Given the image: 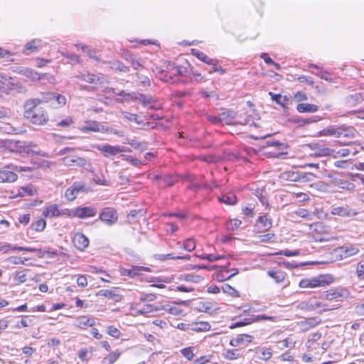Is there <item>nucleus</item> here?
Returning <instances> with one entry per match:
<instances>
[{"mask_svg":"<svg viewBox=\"0 0 364 364\" xmlns=\"http://www.w3.org/2000/svg\"><path fill=\"white\" fill-rule=\"evenodd\" d=\"M38 100H27L24 103V116L31 123L42 125L48 120V116L42 107H38Z\"/></svg>","mask_w":364,"mask_h":364,"instance_id":"obj_1","label":"nucleus"},{"mask_svg":"<svg viewBox=\"0 0 364 364\" xmlns=\"http://www.w3.org/2000/svg\"><path fill=\"white\" fill-rule=\"evenodd\" d=\"M355 129L353 127H346L341 125L337 127H328L324 129L321 134L325 136H334L336 137H340L341 136L345 137L353 136Z\"/></svg>","mask_w":364,"mask_h":364,"instance_id":"obj_2","label":"nucleus"},{"mask_svg":"<svg viewBox=\"0 0 364 364\" xmlns=\"http://www.w3.org/2000/svg\"><path fill=\"white\" fill-rule=\"evenodd\" d=\"M349 296L348 289L345 288L331 289L321 295V299L328 301H340Z\"/></svg>","mask_w":364,"mask_h":364,"instance_id":"obj_3","label":"nucleus"},{"mask_svg":"<svg viewBox=\"0 0 364 364\" xmlns=\"http://www.w3.org/2000/svg\"><path fill=\"white\" fill-rule=\"evenodd\" d=\"M70 210L65 208L60 210L56 204H53L43 209V215L46 218H57L60 216H70Z\"/></svg>","mask_w":364,"mask_h":364,"instance_id":"obj_4","label":"nucleus"},{"mask_svg":"<svg viewBox=\"0 0 364 364\" xmlns=\"http://www.w3.org/2000/svg\"><path fill=\"white\" fill-rule=\"evenodd\" d=\"M25 77L31 79L32 81H39V80H48V82H51L54 80L53 76L47 74V73H38L36 71L31 69V68H25L20 71Z\"/></svg>","mask_w":364,"mask_h":364,"instance_id":"obj_5","label":"nucleus"},{"mask_svg":"<svg viewBox=\"0 0 364 364\" xmlns=\"http://www.w3.org/2000/svg\"><path fill=\"white\" fill-rule=\"evenodd\" d=\"M97 210L94 207H78L70 210V217H77L79 218H85L94 217Z\"/></svg>","mask_w":364,"mask_h":364,"instance_id":"obj_6","label":"nucleus"},{"mask_svg":"<svg viewBox=\"0 0 364 364\" xmlns=\"http://www.w3.org/2000/svg\"><path fill=\"white\" fill-rule=\"evenodd\" d=\"M86 192L85 186L82 182H75L65 193V197L70 201L74 200L80 193Z\"/></svg>","mask_w":364,"mask_h":364,"instance_id":"obj_7","label":"nucleus"},{"mask_svg":"<svg viewBox=\"0 0 364 364\" xmlns=\"http://www.w3.org/2000/svg\"><path fill=\"white\" fill-rule=\"evenodd\" d=\"M97 149L102 151L105 157L115 156L119 153L130 151L129 149L125 148L124 146H112L108 144L98 146Z\"/></svg>","mask_w":364,"mask_h":364,"instance_id":"obj_8","label":"nucleus"},{"mask_svg":"<svg viewBox=\"0 0 364 364\" xmlns=\"http://www.w3.org/2000/svg\"><path fill=\"white\" fill-rule=\"evenodd\" d=\"M236 117L237 113L231 109L226 110L218 114V119L220 120V123L222 124L230 125L237 124H245L247 123V120H245V122L236 121Z\"/></svg>","mask_w":364,"mask_h":364,"instance_id":"obj_9","label":"nucleus"},{"mask_svg":"<svg viewBox=\"0 0 364 364\" xmlns=\"http://www.w3.org/2000/svg\"><path fill=\"white\" fill-rule=\"evenodd\" d=\"M100 219L107 225H112L117 221V211L112 208H105L100 214Z\"/></svg>","mask_w":364,"mask_h":364,"instance_id":"obj_10","label":"nucleus"},{"mask_svg":"<svg viewBox=\"0 0 364 364\" xmlns=\"http://www.w3.org/2000/svg\"><path fill=\"white\" fill-rule=\"evenodd\" d=\"M82 131L84 132H107L109 129L105 127L101 123L96 121H87L85 124L82 127Z\"/></svg>","mask_w":364,"mask_h":364,"instance_id":"obj_11","label":"nucleus"},{"mask_svg":"<svg viewBox=\"0 0 364 364\" xmlns=\"http://www.w3.org/2000/svg\"><path fill=\"white\" fill-rule=\"evenodd\" d=\"M76 77L85 82L95 84H102L105 81V78L103 75L96 76L95 75L90 73L88 72L82 73L80 75H76Z\"/></svg>","mask_w":364,"mask_h":364,"instance_id":"obj_12","label":"nucleus"},{"mask_svg":"<svg viewBox=\"0 0 364 364\" xmlns=\"http://www.w3.org/2000/svg\"><path fill=\"white\" fill-rule=\"evenodd\" d=\"M323 155H333L334 158H336L338 156H342L345 157L348 155H350L351 153L355 155L358 151L356 150L353 151L350 148H344L341 149L337 151H336L334 149H331L328 148L323 149L321 150Z\"/></svg>","mask_w":364,"mask_h":364,"instance_id":"obj_13","label":"nucleus"},{"mask_svg":"<svg viewBox=\"0 0 364 364\" xmlns=\"http://www.w3.org/2000/svg\"><path fill=\"white\" fill-rule=\"evenodd\" d=\"M272 218L267 215H261L257 220L256 227L259 232H265L272 228Z\"/></svg>","mask_w":364,"mask_h":364,"instance_id":"obj_14","label":"nucleus"},{"mask_svg":"<svg viewBox=\"0 0 364 364\" xmlns=\"http://www.w3.org/2000/svg\"><path fill=\"white\" fill-rule=\"evenodd\" d=\"M73 242L75 247L80 251H83L89 245L88 238L82 233H76Z\"/></svg>","mask_w":364,"mask_h":364,"instance_id":"obj_15","label":"nucleus"},{"mask_svg":"<svg viewBox=\"0 0 364 364\" xmlns=\"http://www.w3.org/2000/svg\"><path fill=\"white\" fill-rule=\"evenodd\" d=\"M331 278L326 275H319L318 277L311 278V288L317 287H324L331 283Z\"/></svg>","mask_w":364,"mask_h":364,"instance_id":"obj_16","label":"nucleus"},{"mask_svg":"<svg viewBox=\"0 0 364 364\" xmlns=\"http://www.w3.org/2000/svg\"><path fill=\"white\" fill-rule=\"evenodd\" d=\"M331 214L341 217H349L355 213L348 206L333 207L331 211Z\"/></svg>","mask_w":364,"mask_h":364,"instance_id":"obj_17","label":"nucleus"},{"mask_svg":"<svg viewBox=\"0 0 364 364\" xmlns=\"http://www.w3.org/2000/svg\"><path fill=\"white\" fill-rule=\"evenodd\" d=\"M252 340V336L248 334H240L230 341V345L236 347L240 346V344L251 343Z\"/></svg>","mask_w":364,"mask_h":364,"instance_id":"obj_18","label":"nucleus"},{"mask_svg":"<svg viewBox=\"0 0 364 364\" xmlns=\"http://www.w3.org/2000/svg\"><path fill=\"white\" fill-rule=\"evenodd\" d=\"M0 176L1 183H12L18 178L17 174L9 170H0Z\"/></svg>","mask_w":364,"mask_h":364,"instance_id":"obj_19","label":"nucleus"},{"mask_svg":"<svg viewBox=\"0 0 364 364\" xmlns=\"http://www.w3.org/2000/svg\"><path fill=\"white\" fill-rule=\"evenodd\" d=\"M138 100L143 105L147 106L149 105V108L154 109L155 107L151 105V104L154 102V98L151 95H145L144 94H134V101Z\"/></svg>","mask_w":364,"mask_h":364,"instance_id":"obj_20","label":"nucleus"},{"mask_svg":"<svg viewBox=\"0 0 364 364\" xmlns=\"http://www.w3.org/2000/svg\"><path fill=\"white\" fill-rule=\"evenodd\" d=\"M63 164L66 166H73L75 164L79 166H83L86 164V160L78 156L65 157L63 159Z\"/></svg>","mask_w":364,"mask_h":364,"instance_id":"obj_21","label":"nucleus"},{"mask_svg":"<svg viewBox=\"0 0 364 364\" xmlns=\"http://www.w3.org/2000/svg\"><path fill=\"white\" fill-rule=\"evenodd\" d=\"M296 109L300 113L309 112L314 113L318 110V107L316 105L308 104V103H300L298 104Z\"/></svg>","mask_w":364,"mask_h":364,"instance_id":"obj_22","label":"nucleus"},{"mask_svg":"<svg viewBox=\"0 0 364 364\" xmlns=\"http://www.w3.org/2000/svg\"><path fill=\"white\" fill-rule=\"evenodd\" d=\"M267 274L269 277L274 279L275 282L278 284L283 282L286 278V274L281 270H269L267 271Z\"/></svg>","mask_w":364,"mask_h":364,"instance_id":"obj_23","label":"nucleus"},{"mask_svg":"<svg viewBox=\"0 0 364 364\" xmlns=\"http://www.w3.org/2000/svg\"><path fill=\"white\" fill-rule=\"evenodd\" d=\"M218 199L221 203H225L227 205H235L237 202L236 196L232 192L223 194L220 197L218 198Z\"/></svg>","mask_w":364,"mask_h":364,"instance_id":"obj_24","label":"nucleus"},{"mask_svg":"<svg viewBox=\"0 0 364 364\" xmlns=\"http://www.w3.org/2000/svg\"><path fill=\"white\" fill-rule=\"evenodd\" d=\"M296 344V340L294 336H290L285 339L277 342V346L279 348L282 349L284 348H294Z\"/></svg>","mask_w":364,"mask_h":364,"instance_id":"obj_25","label":"nucleus"},{"mask_svg":"<svg viewBox=\"0 0 364 364\" xmlns=\"http://www.w3.org/2000/svg\"><path fill=\"white\" fill-rule=\"evenodd\" d=\"M272 355V353L269 348H261L257 349L256 352L257 358L264 361H267Z\"/></svg>","mask_w":364,"mask_h":364,"instance_id":"obj_26","label":"nucleus"},{"mask_svg":"<svg viewBox=\"0 0 364 364\" xmlns=\"http://www.w3.org/2000/svg\"><path fill=\"white\" fill-rule=\"evenodd\" d=\"M299 171H288L283 172L280 177L281 178L289 181L293 182H298L299 181Z\"/></svg>","mask_w":364,"mask_h":364,"instance_id":"obj_27","label":"nucleus"},{"mask_svg":"<svg viewBox=\"0 0 364 364\" xmlns=\"http://www.w3.org/2000/svg\"><path fill=\"white\" fill-rule=\"evenodd\" d=\"M134 92L129 93L124 90H121L117 92V95L121 97L116 99V102L118 103H123L124 102H128L130 100L134 101Z\"/></svg>","mask_w":364,"mask_h":364,"instance_id":"obj_28","label":"nucleus"},{"mask_svg":"<svg viewBox=\"0 0 364 364\" xmlns=\"http://www.w3.org/2000/svg\"><path fill=\"white\" fill-rule=\"evenodd\" d=\"M41 46V40L34 39L28 42L25 47V51L36 52Z\"/></svg>","mask_w":364,"mask_h":364,"instance_id":"obj_29","label":"nucleus"},{"mask_svg":"<svg viewBox=\"0 0 364 364\" xmlns=\"http://www.w3.org/2000/svg\"><path fill=\"white\" fill-rule=\"evenodd\" d=\"M359 252V250L353 246H346L341 247V256L346 258L350 256L356 255Z\"/></svg>","mask_w":364,"mask_h":364,"instance_id":"obj_30","label":"nucleus"},{"mask_svg":"<svg viewBox=\"0 0 364 364\" xmlns=\"http://www.w3.org/2000/svg\"><path fill=\"white\" fill-rule=\"evenodd\" d=\"M95 323L93 319L87 318L86 316H81L77 318L76 326L80 328L85 326H92Z\"/></svg>","mask_w":364,"mask_h":364,"instance_id":"obj_31","label":"nucleus"},{"mask_svg":"<svg viewBox=\"0 0 364 364\" xmlns=\"http://www.w3.org/2000/svg\"><path fill=\"white\" fill-rule=\"evenodd\" d=\"M110 68L123 73H128L129 71V67L124 65V63L119 60L110 62Z\"/></svg>","mask_w":364,"mask_h":364,"instance_id":"obj_32","label":"nucleus"},{"mask_svg":"<svg viewBox=\"0 0 364 364\" xmlns=\"http://www.w3.org/2000/svg\"><path fill=\"white\" fill-rule=\"evenodd\" d=\"M36 192V190L32 186H28L25 187H21L18 189V192L17 196L20 197H23L26 196H33Z\"/></svg>","mask_w":364,"mask_h":364,"instance_id":"obj_33","label":"nucleus"},{"mask_svg":"<svg viewBox=\"0 0 364 364\" xmlns=\"http://www.w3.org/2000/svg\"><path fill=\"white\" fill-rule=\"evenodd\" d=\"M335 239H336L335 237L330 235L329 234H328L326 232H324L321 235H314L312 236V240H313V241H315V242H328V241H331Z\"/></svg>","mask_w":364,"mask_h":364,"instance_id":"obj_34","label":"nucleus"},{"mask_svg":"<svg viewBox=\"0 0 364 364\" xmlns=\"http://www.w3.org/2000/svg\"><path fill=\"white\" fill-rule=\"evenodd\" d=\"M183 279L188 282L199 283L203 280V277L195 274H187L183 275Z\"/></svg>","mask_w":364,"mask_h":364,"instance_id":"obj_35","label":"nucleus"},{"mask_svg":"<svg viewBox=\"0 0 364 364\" xmlns=\"http://www.w3.org/2000/svg\"><path fill=\"white\" fill-rule=\"evenodd\" d=\"M196 350L195 347H188L181 350V353L188 360H191L196 356Z\"/></svg>","mask_w":364,"mask_h":364,"instance_id":"obj_36","label":"nucleus"},{"mask_svg":"<svg viewBox=\"0 0 364 364\" xmlns=\"http://www.w3.org/2000/svg\"><path fill=\"white\" fill-rule=\"evenodd\" d=\"M210 328V325L208 322H198L193 324V329L197 332L208 331Z\"/></svg>","mask_w":364,"mask_h":364,"instance_id":"obj_37","label":"nucleus"},{"mask_svg":"<svg viewBox=\"0 0 364 364\" xmlns=\"http://www.w3.org/2000/svg\"><path fill=\"white\" fill-rule=\"evenodd\" d=\"M157 310L158 309L155 308L152 304H146L141 309H137L136 311V314L144 315Z\"/></svg>","mask_w":364,"mask_h":364,"instance_id":"obj_38","label":"nucleus"},{"mask_svg":"<svg viewBox=\"0 0 364 364\" xmlns=\"http://www.w3.org/2000/svg\"><path fill=\"white\" fill-rule=\"evenodd\" d=\"M299 181L298 182H310L314 180L316 176L309 172H299Z\"/></svg>","mask_w":364,"mask_h":364,"instance_id":"obj_39","label":"nucleus"},{"mask_svg":"<svg viewBox=\"0 0 364 364\" xmlns=\"http://www.w3.org/2000/svg\"><path fill=\"white\" fill-rule=\"evenodd\" d=\"M195 55L201 61L206 64H214L215 63V59H213L209 58L207 55L203 53V52L198 51L195 53Z\"/></svg>","mask_w":364,"mask_h":364,"instance_id":"obj_40","label":"nucleus"},{"mask_svg":"<svg viewBox=\"0 0 364 364\" xmlns=\"http://www.w3.org/2000/svg\"><path fill=\"white\" fill-rule=\"evenodd\" d=\"M252 322H254V315L250 316L244 318L243 321H237V322L232 324L230 328H237V327L243 326H245L247 324H250Z\"/></svg>","mask_w":364,"mask_h":364,"instance_id":"obj_41","label":"nucleus"},{"mask_svg":"<svg viewBox=\"0 0 364 364\" xmlns=\"http://www.w3.org/2000/svg\"><path fill=\"white\" fill-rule=\"evenodd\" d=\"M156 178L161 179L162 181V182L167 186H173L175 183V182L176 181V178L171 175L164 176H156Z\"/></svg>","mask_w":364,"mask_h":364,"instance_id":"obj_42","label":"nucleus"},{"mask_svg":"<svg viewBox=\"0 0 364 364\" xmlns=\"http://www.w3.org/2000/svg\"><path fill=\"white\" fill-rule=\"evenodd\" d=\"M222 289H223V291L224 293L228 294L231 295L232 296H235V297L240 296L239 292L228 284H225L222 287Z\"/></svg>","mask_w":364,"mask_h":364,"instance_id":"obj_43","label":"nucleus"},{"mask_svg":"<svg viewBox=\"0 0 364 364\" xmlns=\"http://www.w3.org/2000/svg\"><path fill=\"white\" fill-rule=\"evenodd\" d=\"M181 74H182L181 68H180V67H173L172 68V70H171V72H166V73L164 75V77L166 78V80L168 81V80L167 79L168 77L169 79H172L173 78V75L176 76V75H180Z\"/></svg>","mask_w":364,"mask_h":364,"instance_id":"obj_44","label":"nucleus"},{"mask_svg":"<svg viewBox=\"0 0 364 364\" xmlns=\"http://www.w3.org/2000/svg\"><path fill=\"white\" fill-rule=\"evenodd\" d=\"M92 352L88 349H82L79 351L78 356L82 362H87L91 358Z\"/></svg>","mask_w":364,"mask_h":364,"instance_id":"obj_45","label":"nucleus"},{"mask_svg":"<svg viewBox=\"0 0 364 364\" xmlns=\"http://www.w3.org/2000/svg\"><path fill=\"white\" fill-rule=\"evenodd\" d=\"M321 322V319L318 318H316V317H312V318H309L305 320V321L303 322V323L306 326V328H314L315 326H316L318 324H319Z\"/></svg>","mask_w":364,"mask_h":364,"instance_id":"obj_46","label":"nucleus"},{"mask_svg":"<svg viewBox=\"0 0 364 364\" xmlns=\"http://www.w3.org/2000/svg\"><path fill=\"white\" fill-rule=\"evenodd\" d=\"M196 248V242L193 238H188L184 241L183 249L191 252Z\"/></svg>","mask_w":364,"mask_h":364,"instance_id":"obj_47","label":"nucleus"},{"mask_svg":"<svg viewBox=\"0 0 364 364\" xmlns=\"http://www.w3.org/2000/svg\"><path fill=\"white\" fill-rule=\"evenodd\" d=\"M98 296L107 297V298H115L119 296L114 291L110 289H102L97 293Z\"/></svg>","mask_w":364,"mask_h":364,"instance_id":"obj_48","label":"nucleus"},{"mask_svg":"<svg viewBox=\"0 0 364 364\" xmlns=\"http://www.w3.org/2000/svg\"><path fill=\"white\" fill-rule=\"evenodd\" d=\"M30 100H38L40 105L53 100V92L43 93L41 98H31Z\"/></svg>","mask_w":364,"mask_h":364,"instance_id":"obj_49","label":"nucleus"},{"mask_svg":"<svg viewBox=\"0 0 364 364\" xmlns=\"http://www.w3.org/2000/svg\"><path fill=\"white\" fill-rule=\"evenodd\" d=\"M123 118H124L129 121H131V122H135L138 124L142 123V121L139 120L138 116L135 114H132V113H129V112H124Z\"/></svg>","mask_w":364,"mask_h":364,"instance_id":"obj_50","label":"nucleus"},{"mask_svg":"<svg viewBox=\"0 0 364 364\" xmlns=\"http://www.w3.org/2000/svg\"><path fill=\"white\" fill-rule=\"evenodd\" d=\"M46 225V220L43 219H39L35 223L33 224V228L36 231L41 232L45 229Z\"/></svg>","mask_w":364,"mask_h":364,"instance_id":"obj_51","label":"nucleus"},{"mask_svg":"<svg viewBox=\"0 0 364 364\" xmlns=\"http://www.w3.org/2000/svg\"><path fill=\"white\" fill-rule=\"evenodd\" d=\"M53 100H55L59 106H63L66 104V97L60 94L53 92Z\"/></svg>","mask_w":364,"mask_h":364,"instance_id":"obj_52","label":"nucleus"},{"mask_svg":"<svg viewBox=\"0 0 364 364\" xmlns=\"http://www.w3.org/2000/svg\"><path fill=\"white\" fill-rule=\"evenodd\" d=\"M323 301H311L308 304V308L311 310L322 309Z\"/></svg>","mask_w":364,"mask_h":364,"instance_id":"obj_53","label":"nucleus"},{"mask_svg":"<svg viewBox=\"0 0 364 364\" xmlns=\"http://www.w3.org/2000/svg\"><path fill=\"white\" fill-rule=\"evenodd\" d=\"M28 271V269H25L22 272H17L14 276L15 281L19 283H23L26 281V274L25 272Z\"/></svg>","mask_w":364,"mask_h":364,"instance_id":"obj_54","label":"nucleus"},{"mask_svg":"<svg viewBox=\"0 0 364 364\" xmlns=\"http://www.w3.org/2000/svg\"><path fill=\"white\" fill-rule=\"evenodd\" d=\"M107 333L116 338H118L121 335L120 331L113 326H109L107 327Z\"/></svg>","mask_w":364,"mask_h":364,"instance_id":"obj_55","label":"nucleus"},{"mask_svg":"<svg viewBox=\"0 0 364 364\" xmlns=\"http://www.w3.org/2000/svg\"><path fill=\"white\" fill-rule=\"evenodd\" d=\"M198 257L203 259H207L209 262H214V261H216V260L223 258V256H220V255L217 256V255H215L213 254H208V255L204 254V255H200Z\"/></svg>","mask_w":364,"mask_h":364,"instance_id":"obj_56","label":"nucleus"},{"mask_svg":"<svg viewBox=\"0 0 364 364\" xmlns=\"http://www.w3.org/2000/svg\"><path fill=\"white\" fill-rule=\"evenodd\" d=\"M28 259V258L22 259L18 257H11L7 260L11 264H24V262Z\"/></svg>","mask_w":364,"mask_h":364,"instance_id":"obj_57","label":"nucleus"},{"mask_svg":"<svg viewBox=\"0 0 364 364\" xmlns=\"http://www.w3.org/2000/svg\"><path fill=\"white\" fill-rule=\"evenodd\" d=\"M299 251L297 250H294V251L286 250H282L279 252H276L274 255H284L287 257H292V256H297V255H299Z\"/></svg>","mask_w":364,"mask_h":364,"instance_id":"obj_58","label":"nucleus"},{"mask_svg":"<svg viewBox=\"0 0 364 364\" xmlns=\"http://www.w3.org/2000/svg\"><path fill=\"white\" fill-rule=\"evenodd\" d=\"M82 48V50L84 52V53H87L88 56L90 58H93L96 60H99V58L96 56V52L95 50H91L90 48H89L87 46H82L81 47Z\"/></svg>","mask_w":364,"mask_h":364,"instance_id":"obj_59","label":"nucleus"},{"mask_svg":"<svg viewBox=\"0 0 364 364\" xmlns=\"http://www.w3.org/2000/svg\"><path fill=\"white\" fill-rule=\"evenodd\" d=\"M63 55L67 58L70 60V63L72 64H75L79 62V57L76 54L66 52L63 53Z\"/></svg>","mask_w":364,"mask_h":364,"instance_id":"obj_60","label":"nucleus"},{"mask_svg":"<svg viewBox=\"0 0 364 364\" xmlns=\"http://www.w3.org/2000/svg\"><path fill=\"white\" fill-rule=\"evenodd\" d=\"M144 269L145 270H147L148 268H144V267H136V269H124L122 270V274L123 275H125V276H129L130 277H134L136 274V269Z\"/></svg>","mask_w":364,"mask_h":364,"instance_id":"obj_61","label":"nucleus"},{"mask_svg":"<svg viewBox=\"0 0 364 364\" xmlns=\"http://www.w3.org/2000/svg\"><path fill=\"white\" fill-rule=\"evenodd\" d=\"M127 60L132 65V66L137 70L139 67H142V63L139 59H136L133 57H130L129 58H127Z\"/></svg>","mask_w":364,"mask_h":364,"instance_id":"obj_62","label":"nucleus"},{"mask_svg":"<svg viewBox=\"0 0 364 364\" xmlns=\"http://www.w3.org/2000/svg\"><path fill=\"white\" fill-rule=\"evenodd\" d=\"M315 186V188L318 190V191H323V192H326L328 190V188H329V186L323 182V181H318L317 183H316L314 184Z\"/></svg>","mask_w":364,"mask_h":364,"instance_id":"obj_63","label":"nucleus"},{"mask_svg":"<svg viewBox=\"0 0 364 364\" xmlns=\"http://www.w3.org/2000/svg\"><path fill=\"white\" fill-rule=\"evenodd\" d=\"M356 272L359 278L364 279V261L358 264Z\"/></svg>","mask_w":364,"mask_h":364,"instance_id":"obj_64","label":"nucleus"}]
</instances>
